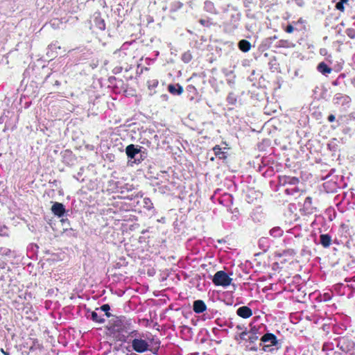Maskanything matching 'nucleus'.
<instances>
[{
  "mask_svg": "<svg viewBox=\"0 0 355 355\" xmlns=\"http://www.w3.org/2000/svg\"><path fill=\"white\" fill-rule=\"evenodd\" d=\"M338 140L336 138L332 139L327 144V148L332 152H336L338 149Z\"/></svg>",
  "mask_w": 355,
  "mask_h": 355,
  "instance_id": "e433bc0d",
  "label": "nucleus"
},
{
  "mask_svg": "<svg viewBox=\"0 0 355 355\" xmlns=\"http://www.w3.org/2000/svg\"><path fill=\"white\" fill-rule=\"evenodd\" d=\"M266 329L267 326L264 324L260 323L256 324L254 322H250L249 324V328L248 331L253 335L257 336V338L260 340L261 336L263 335Z\"/></svg>",
  "mask_w": 355,
  "mask_h": 355,
  "instance_id": "9d476101",
  "label": "nucleus"
},
{
  "mask_svg": "<svg viewBox=\"0 0 355 355\" xmlns=\"http://www.w3.org/2000/svg\"><path fill=\"white\" fill-rule=\"evenodd\" d=\"M93 21L94 26L99 30L104 31L105 29V22L101 17L100 12H96L94 14Z\"/></svg>",
  "mask_w": 355,
  "mask_h": 355,
  "instance_id": "412c9836",
  "label": "nucleus"
},
{
  "mask_svg": "<svg viewBox=\"0 0 355 355\" xmlns=\"http://www.w3.org/2000/svg\"><path fill=\"white\" fill-rule=\"evenodd\" d=\"M143 207L148 211H153L154 206L151 200L149 198H144L142 200Z\"/></svg>",
  "mask_w": 355,
  "mask_h": 355,
  "instance_id": "4c0bfd02",
  "label": "nucleus"
},
{
  "mask_svg": "<svg viewBox=\"0 0 355 355\" xmlns=\"http://www.w3.org/2000/svg\"><path fill=\"white\" fill-rule=\"evenodd\" d=\"M300 178L290 175H279L277 187L284 188V193L288 196H295L300 193Z\"/></svg>",
  "mask_w": 355,
  "mask_h": 355,
  "instance_id": "f257e3e1",
  "label": "nucleus"
},
{
  "mask_svg": "<svg viewBox=\"0 0 355 355\" xmlns=\"http://www.w3.org/2000/svg\"><path fill=\"white\" fill-rule=\"evenodd\" d=\"M283 355H297L296 350L293 346H287L284 349Z\"/></svg>",
  "mask_w": 355,
  "mask_h": 355,
  "instance_id": "09e8293b",
  "label": "nucleus"
},
{
  "mask_svg": "<svg viewBox=\"0 0 355 355\" xmlns=\"http://www.w3.org/2000/svg\"><path fill=\"white\" fill-rule=\"evenodd\" d=\"M60 21L58 19H54L49 22V24L53 28H57L59 26Z\"/></svg>",
  "mask_w": 355,
  "mask_h": 355,
  "instance_id": "864d4df0",
  "label": "nucleus"
},
{
  "mask_svg": "<svg viewBox=\"0 0 355 355\" xmlns=\"http://www.w3.org/2000/svg\"><path fill=\"white\" fill-rule=\"evenodd\" d=\"M138 198H142V194H141V195H139V193H137V195L131 194V195H128V196L123 197V198L128 199L130 200L137 199Z\"/></svg>",
  "mask_w": 355,
  "mask_h": 355,
  "instance_id": "5fc2aeb1",
  "label": "nucleus"
},
{
  "mask_svg": "<svg viewBox=\"0 0 355 355\" xmlns=\"http://www.w3.org/2000/svg\"><path fill=\"white\" fill-rule=\"evenodd\" d=\"M335 344L336 347L344 354L352 352L355 347L354 342L347 337L336 338Z\"/></svg>",
  "mask_w": 355,
  "mask_h": 355,
  "instance_id": "0eeeda50",
  "label": "nucleus"
},
{
  "mask_svg": "<svg viewBox=\"0 0 355 355\" xmlns=\"http://www.w3.org/2000/svg\"><path fill=\"white\" fill-rule=\"evenodd\" d=\"M252 47V45L249 41L243 39L238 42V48L240 51L243 53L248 52Z\"/></svg>",
  "mask_w": 355,
  "mask_h": 355,
  "instance_id": "c85d7f7f",
  "label": "nucleus"
},
{
  "mask_svg": "<svg viewBox=\"0 0 355 355\" xmlns=\"http://www.w3.org/2000/svg\"><path fill=\"white\" fill-rule=\"evenodd\" d=\"M334 288L338 295H347L348 298L352 297L355 293V288L352 285L337 284L334 286Z\"/></svg>",
  "mask_w": 355,
  "mask_h": 355,
  "instance_id": "1a4fd4ad",
  "label": "nucleus"
},
{
  "mask_svg": "<svg viewBox=\"0 0 355 355\" xmlns=\"http://www.w3.org/2000/svg\"><path fill=\"white\" fill-rule=\"evenodd\" d=\"M286 254L291 256H294L296 254V252L293 249H288L286 250Z\"/></svg>",
  "mask_w": 355,
  "mask_h": 355,
  "instance_id": "338daca9",
  "label": "nucleus"
},
{
  "mask_svg": "<svg viewBox=\"0 0 355 355\" xmlns=\"http://www.w3.org/2000/svg\"><path fill=\"white\" fill-rule=\"evenodd\" d=\"M64 233L67 236H69V237H76L77 236V232H76L72 228H66V229H64Z\"/></svg>",
  "mask_w": 355,
  "mask_h": 355,
  "instance_id": "8fccbe9b",
  "label": "nucleus"
},
{
  "mask_svg": "<svg viewBox=\"0 0 355 355\" xmlns=\"http://www.w3.org/2000/svg\"><path fill=\"white\" fill-rule=\"evenodd\" d=\"M282 340L277 338L275 334L271 333L268 329L261 336L259 346L265 352L273 353L282 347Z\"/></svg>",
  "mask_w": 355,
  "mask_h": 355,
  "instance_id": "f03ea898",
  "label": "nucleus"
},
{
  "mask_svg": "<svg viewBox=\"0 0 355 355\" xmlns=\"http://www.w3.org/2000/svg\"><path fill=\"white\" fill-rule=\"evenodd\" d=\"M348 119L352 121H355V112H352L348 115Z\"/></svg>",
  "mask_w": 355,
  "mask_h": 355,
  "instance_id": "774afa93",
  "label": "nucleus"
},
{
  "mask_svg": "<svg viewBox=\"0 0 355 355\" xmlns=\"http://www.w3.org/2000/svg\"><path fill=\"white\" fill-rule=\"evenodd\" d=\"M233 196L228 193H225L221 197L218 198L219 203L225 207L232 206L233 205Z\"/></svg>",
  "mask_w": 355,
  "mask_h": 355,
  "instance_id": "4be33fe9",
  "label": "nucleus"
},
{
  "mask_svg": "<svg viewBox=\"0 0 355 355\" xmlns=\"http://www.w3.org/2000/svg\"><path fill=\"white\" fill-rule=\"evenodd\" d=\"M192 309L196 313H205L203 314L204 320L214 318V314L217 313V311H214V309L207 310L206 304L202 300H196L193 301Z\"/></svg>",
  "mask_w": 355,
  "mask_h": 355,
  "instance_id": "39448f33",
  "label": "nucleus"
},
{
  "mask_svg": "<svg viewBox=\"0 0 355 355\" xmlns=\"http://www.w3.org/2000/svg\"><path fill=\"white\" fill-rule=\"evenodd\" d=\"M125 152L128 157V162H132V164H138L144 161L148 156V151L144 147L133 144L128 145Z\"/></svg>",
  "mask_w": 355,
  "mask_h": 355,
  "instance_id": "7ed1b4c3",
  "label": "nucleus"
},
{
  "mask_svg": "<svg viewBox=\"0 0 355 355\" xmlns=\"http://www.w3.org/2000/svg\"><path fill=\"white\" fill-rule=\"evenodd\" d=\"M253 28H254V26H253V24H245V29L248 31L252 32Z\"/></svg>",
  "mask_w": 355,
  "mask_h": 355,
  "instance_id": "0e129e2a",
  "label": "nucleus"
},
{
  "mask_svg": "<svg viewBox=\"0 0 355 355\" xmlns=\"http://www.w3.org/2000/svg\"><path fill=\"white\" fill-rule=\"evenodd\" d=\"M351 98L349 96L340 93L335 94L333 98V103L335 105H341L345 107H348L349 106Z\"/></svg>",
  "mask_w": 355,
  "mask_h": 355,
  "instance_id": "f8f14e48",
  "label": "nucleus"
},
{
  "mask_svg": "<svg viewBox=\"0 0 355 355\" xmlns=\"http://www.w3.org/2000/svg\"><path fill=\"white\" fill-rule=\"evenodd\" d=\"M302 209L305 215L312 214L316 210V208L314 207L312 205L311 197L307 196L305 198Z\"/></svg>",
  "mask_w": 355,
  "mask_h": 355,
  "instance_id": "f3484780",
  "label": "nucleus"
},
{
  "mask_svg": "<svg viewBox=\"0 0 355 355\" xmlns=\"http://www.w3.org/2000/svg\"><path fill=\"white\" fill-rule=\"evenodd\" d=\"M226 100L228 104L234 105L237 101V98L234 93L230 92L227 96Z\"/></svg>",
  "mask_w": 355,
  "mask_h": 355,
  "instance_id": "a19ab883",
  "label": "nucleus"
},
{
  "mask_svg": "<svg viewBox=\"0 0 355 355\" xmlns=\"http://www.w3.org/2000/svg\"><path fill=\"white\" fill-rule=\"evenodd\" d=\"M345 33L350 39H354L355 38V21L353 22L351 27L347 28L345 30Z\"/></svg>",
  "mask_w": 355,
  "mask_h": 355,
  "instance_id": "ea45409f",
  "label": "nucleus"
},
{
  "mask_svg": "<svg viewBox=\"0 0 355 355\" xmlns=\"http://www.w3.org/2000/svg\"><path fill=\"white\" fill-rule=\"evenodd\" d=\"M332 293H324L323 294H320L319 296L320 300L322 302H327L331 300L332 298Z\"/></svg>",
  "mask_w": 355,
  "mask_h": 355,
  "instance_id": "49530a36",
  "label": "nucleus"
},
{
  "mask_svg": "<svg viewBox=\"0 0 355 355\" xmlns=\"http://www.w3.org/2000/svg\"><path fill=\"white\" fill-rule=\"evenodd\" d=\"M301 255L303 257H310L311 252L307 246L304 245L301 250Z\"/></svg>",
  "mask_w": 355,
  "mask_h": 355,
  "instance_id": "3c124183",
  "label": "nucleus"
},
{
  "mask_svg": "<svg viewBox=\"0 0 355 355\" xmlns=\"http://www.w3.org/2000/svg\"><path fill=\"white\" fill-rule=\"evenodd\" d=\"M186 92L187 93V97L190 101H193L195 103L200 101L201 96L193 85H188L186 87Z\"/></svg>",
  "mask_w": 355,
  "mask_h": 355,
  "instance_id": "ddd939ff",
  "label": "nucleus"
},
{
  "mask_svg": "<svg viewBox=\"0 0 355 355\" xmlns=\"http://www.w3.org/2000/svg\"><path fill=\"white\" fill-rule=\"evenodd\" d=\"M335 122H336V123L332 124L331 125V128L333 129V130L336 129L340 125V123L339 121V119H337Z\"/></svg>",
  "mask_w": 355,
  "mask_h": 355,
  "instance_id": "69168bd1",
  "label": "nucleus"
},
{
  "mask_svg": "<svg viewBox=\"0 0 355 355\" xmlns=\"http://www.w3.org/2000/svg\"><path fill=\"white\" fill-rule=\"evenodd\" d=\"M0 256L6 257H14L15 252L6 247L0 248Z\"/></svg>",
  "mask_w": 355,
  "mask_h": 355,
  "instance_id": "473e14b6",
  "label": "nucleus"
},
{
  "mask_svg": "<svg viewBox=\"0 0 355 355\" xmlns=\"http://www.w3.org/2000/svg\"><path fill=\"white\" fill-rule=\"evenodd\" d=\"M243 6L248 10H252L257 4V0H243Z\"/></svg>",
  "mask_w": 355,
  "mask_h": 355,
  "instance_id": "37998d69",
  "label": "nucleus"
},
{
  "mask_svg": "<svg viewBox=\"0 0 355 355\" xmlns=\"http://www.w3.org/2000/svg\"><path fill=\"white\" fill-rule=\"evenodd\" d=\"M349 1V0H339L336 3V8L338 10H340L341 12H343L345 10V6L344 5L347 3V2Z\"/></svg>",
  "mask_w": 355,
  "mask_h": 355,
  "instance_id": "de8ad7c7",
  "label": "nucleus"
},
{
  "mask_svg": "<svg viewBox=\"0 0 355 355\" xmlns=\"http://www.w3.org/2000/svg\"><path fill=\"white\" fill-rule=\"evenodd\" d=\"M60 155L64 164L70 166L75 165L77 158L71 150H64L61 152Z\"/></svg>",
  "mask_w": 355,
  "mask_h": 355,
  "instance_id": "9b49d317",
  "label": "nucleus"
},
{
  "mask_svg": "<svg viewBox=\"0 0 355 355\" xmlns=\"http://www.w3.org/2000/svg\"><path fill=\"white\" fill-rule=\"evenodd\" d=\"M238 336L244 343L257 342L259 340L257 336L253 335L247 330L238 334Z\"/></svg>",
  "mask_w": 355,
  "mask_h": 355,
  "instance_id": "a211bd4d",
  "label": "nucleus"
},
{
  "mask_svg": "<svg viewBox=\"0 0 355 355\" xmlns=\"http://www.w3.org/2000/svg\"><path fill=\"white\" fill-rule=\"evenodd\" d=\"M215 322L216 324L220 327L232 328L234 327V323L231 319L224 320L221 318H217Z\"/></svg>",
  "mask_w": 355,
  "mask_h": 355,
  "instance_id": "c756f323",
  "label": "nucleus"
},
{
  "mask_svg": "<svg viewBox=\"0 0 355 355\" xmlns=\"http://www.w3.org/2000/svg\"><path fill=\"white\" fill-rule=\"evenodd\" d=\"M115 327H116V331L123 332L125 334H130L131 331L128 327H126L121 321L116 322L115 324Z\"/></svg>",
  "mask_w": 355,
  "mask_h": 355,
  "instance_id": "f704fd0d",
  "label": "nucleus"
},
{
  "mask_svg": "<svg viewBox=\"0 0 355 355\" xmlns=\"http://www.w3.org/2000/svg\"><path fill=\"white\" fill-rule=\"evenodd\" d=\"M211 333L214 336L213 338H211V341H214L217 344H220L221 343V338L226 336L228 334L227 329H219L218 327H213L211 329Z\"/></svg>",
  "mask_w": 355,
  "mask_h": 355,
  "instance_id": "2eb2a0df",
  "label": "nucleus"
},
{
  "mask_svg": "<svg viewBox=\"0 0 355 355\" xmlns=\"http://www.w3.org/2000/svg\"><path fill=\"white\" fill-rule=\"evenodd\" d=\"M51 210L55 216L59 218L64 216L66 213L65 206L62 203L58 202L53 203Z\"/></svg>",
  "mask_w": 355,
  "mask_h": 355,
  "instance_id": "dca6fc26",
  "label": "nucleus"
},
{
  "mask_svg": "<svg viewBox=\"0 0 355 355\" xmlns=\"http://www.w3.org/2000/svg\"><path fill=\"white\" fill-rule=\"evenodd\" d=\"M272 241L268 237H261L259 239L258 246L264 252H267L270 247Z\"/></svg>",
  "mask_w": 355,
  "mask_h": 355,
  "instance_id": "b1692460",
  "label": "nucleus"
},
{
  "mask_svg": "<svg viewBox=\"0 0 355 355\" xmlns=\"http://www.w3.org/2000/svg\"><path fill=\"white\" fill-rule=\"evenodd\" d=\"M98 309L99 310L105 313V315H106L107 318H110L112 315L111 313H110V306L108 304H104L102 306H101Z\"/></svg>",
  "mask_w": 355,
  "mask_h": 355,
  "instance_id": "c03bdc74",
  "label": "nucleus"
},
{
  "mask_svg": "<svg viewBox=\"0 0 355 355\" xmlns=\"http://www.w3.org/2000/svg\"><path fill=\"white\" fill-rule=\"evenodd\" d=\"M245 345L246 349L251 352H257L261 347L259 346V343L257 342L245 343Z\"/></svg>",
  "mask_w": 355,
  "mask_h": 355,
  "instance_id": "c9c22d12",
  "label": "nucleus"
},
{
  "mask_svg": "<svg viewBox=\"0 0 355 355\" xmlns=\"http://www.w3.org/2000/svg\"><path fill=\"white\" fill-rule=\"evenodd\" d=\"M317 70L324 76H327L332 71V68L324 62H320L317 66Z\"/></svg>",
  "mask_w": 355,
  "mask_h": 355,
  "instance_id": "bb28decb",
  "label": "nucleus"
},
{
  "mask_svg": "<svg viewBox=\"0 0 355 355\" xmlns=\"http://www.w3.org/2000/svg\"><path fill=\"white\" fill-rule=\"evenodd\" d=\"M168 91L173 95H180L183 92V87L179 84H169Z\"/></svg>",
  "mask_w": 355,
  "mask_h": 355,
  "instance_id": "a878e982",
  "label": "nucleus"
},
{
  "mask_svg": "<svg viewBox=\"0 0 355 355\" xmlns=\"http://www.w3.org/2000/svg\"><path fill=\"white\" fill-rule=\"evenodd\" d=\"M181 59L184 63L189 62L192 60V55L191 52L189 51L184 52L182 55Z\"/></svg>",
  "mask_w": 355,
  "mask_h": 355,
  "instance_id": "a18cd8bd",
  "label": "nucleus"
},
{
  "mask_svg": "<svg viewBox=\"0 0 355 355\" xmlns=\"http://www.w3.org/2000/svg\"><path fill=\"white\" fill-rule=\"evenodd\" d=\"M113 184L114 185V188L116 189V192L122 194L125 191H132L133 189L132 185L129 184H122L119 182H113Z\"/></svg>",
  "mask_w": 355,
  "mask_h": 355,
  "instance_id": "5701e85b",
  "label": "nucleus"
},
{
  "mask_svg": "<svg viewBox=\"0 0 355 355\" xmlns=\"http://www.w3.org/2000/svg\"><path fill=\"white\" fill-rule=\"evenodd\" d=\"M232 279L230 277L224 270L217 271L213 277L212 282L216 286H221L223 287L230 285Z\"/></svg>",
  "mask_w": 355,
  "mask_h": 355,
  "instance_id": "6e6552de",
  "label": "nucleus"
},
{
  "mask_svg": "<svg viewBox=\"0 0 355 355\" xmlns=\"http://www.w3.org/2000/svg\"><path fill=\"white\" fill-rule=\"evenodd\" d=\"M335 347H336V346L335 344V338H334L333 340V341H327L323 344L322 351L323 352H333Z\"/></svg>",
  "mask_w": 355,
  "mask_h": 355,
  "instance_id": "72a5a7b5",
  "label": "nucleus"
},
{
  "mask_svg": "<svg viewBox=\"0 0 355 355\" xmlns=\"http://www.w3.org/2000/svg\"><path fill=\"white\" fill-rule=\"evenodd\" d=\"M224 150H226V148H224L223 150V148H220V146H218V145H216L213 148V151L214 153V155L216 157H218V159H223V160L226 159L227 157V153Z\"/></svg>",
  "mask_w": 355,
  "mask_h": 355,
  "instance_id": "393cba45",
  "label": "nucleus"
},
{
  "mask_svg": "<svg viewBox=\"0 0 355 355\" xmlns=\"http://www.w3.org/2000/svg\"><path fill=\"white\" fill-rule=\"evenodd\" d=\"M327 121L330 123H333V122H335L336 120V116L334 114H330L328 116H327Z\"/></svg>",
  "mask_w": 355,
  "mask_h": 355,
  "instance_id": "bf43d9fd",
  "label": "nucleus"
},
{
  "mask_svg": "<svg viewBox=\"0 0 355 355\" xmlns=\"http://www.w3.org/2000/svg\"><path fill=\"white\" fill-rule=\"evenodd\" d=\"M269 234L271 236H272L274 238H279L283 235L284 231L280 227L277 226V227H272L269 231Z\"/></svg>",
  "mask_w": 355,
  "mask_h": 355,
  "instance_id": "7c9ffc66",
  "label": "nucleus"
},
{
  "mask_svg": "<svg viewBox=\"0 0 355 355\" xmlns=\"http://www.w3.org/2000/svg\"><path fill=\"white\" fill-rule=\"evenodd\" d=\"M57 49H60V46H57L55 44H51L49 46L48 51H47V55L49 57H55L56 53H53V51L56 50Z\"/></svg>",
  "mask_w": 355,
  "mask_h": 355,
  "instance_id": "79ce46f5",
  "label": "nucleus"
},
{
  "mask_svg": "<svg viewBox=\"0 0 355 355\" xmlns=\"http://www.w3.org/2000/svg\"><path fill=\"white\" fill-rule=\"evenodd\" d=\"M284 31L288 33H291L294 31V27L291 24H288L286 26Z\"/></svg>",
  "mask_w": 355,
  "mask_h": 355,
  "instance_id": "13d9d810",
  "label": "nucleus"
},
{
  "mask_svg": "<svg viewBox=\"0 0 355 355\" xmlns=\"http://www.w3.org/2000/svg\"><path fill=\"white\" fill-rule=\"evenodd\" d=\"M204 9L208 12L212 13V14H216L217 11L215 8V6L214 3H212L210 1H206L204 3Z\"/></svg>",
  "mask_w": 355,
  "mask_h": 355,
  "instance_id": "2f4dec72",
  "label": "nucleus"
},
{
  "mask_svg": "<svg viewBox=\"0 0 355 355\" xmlns=\"http://www.w3.org/2000/svg\"><path fill=\"white\" fill-rule=\"evenodd\" d=\"M320 54L321 55H323V56H327L329 53H328V51L327 49L325 48H322L320 49Z\"/></svg>",
  "mask_w": 355,
  "mask_h": 355,
  "instance_id": "680f3d73",
  "label": "nucleus"
},
{
  "mask_svg": "<svg viewBox=\"0 0 355 355\" xmlns=\"http://www.w3.org/2000/svg\"><path fill=\"white\" fill-rule=\"evenodd\" d=\"M238 316L247 319L252 315V310L248 306L239 307L236 311Z\"/></svg>",
  "mask_w": 355,
  "mask_h": 355,
  "instance_id": "6ab92c4d",
  "label": "nucleus"
},
{
  "mask_svg": "<svg viewBox=\"0 0 355 355\" xmlns=\"http://www.w3.org/2000/svg\"><path fill=\"white\" fill-rule=\"evenodd\" d=\"M277 47H282V48H291L294 47L295 44L287 40H280L277 42Z\"/></svg>",
  "mask_w": 355,
  "mask_h": 355,
  "instance_id": "58836bf2",
  "label": "nucleus"
},
{
  "mask_svg": "<svg viewBox=\"0 0 355 355\" xmlns=\"http://www.w3.org/2000/svg\"><path fill=\"white\" fill-rule=\"evenodd\" d=\"M241 19V13L237 8L233 7L230 18L223 24L224 31L227 33H233L239 28Z\"/></svg>",
  "mask_w": 355,
  "mask_h": 355,
  "instance_id": "20e7f679",
  "label": "nucleus"
},
{
  "mask_svg": "<svg viewBox=\"0 0 355 355\" xmlns=\"http://www.w3.org/2000/svg\"><path fill=\"white\" fill-rule=\"evenodd\" d=\"M139 336V334L134 336L130 342L132 349L139 354L149 351L150 349L149 342Z\"/></svg>",
  "mask_w": 355,
  "mask_h": 355,
  "instance_id": "423d86ee",
  "label": "nucleus"
},
{
  "mask_svg": "<svg viewBox=\"0 0 355 355\" xmlns=\"http://www.w3.org/2000/svg\"><path fill=\"white\" fill-rule=\"evenodd\" d=\"M331 236L329 234H322L320 235L319 243L322 245L323 248H327L331 244Z\"/></svg>",
  "mask_w": 355,
  "mask_h": 355,
  "instance_id": "cd10ccee",
  "label": "nucleus"
},
{
  "mask_svg": "<svg viewBox=\"0 0 355 355\" xmlns=\"http://www.w3.org/2000/svg\"><path fill=\"white\" fill-rule=\"evenodd\" d=\"M252 10H248L246 9V17L248 18L254 19V14L251 12Z\"/></svg>",
  "mask_w": 355,
  "mask_h": 355,
  "instance_id": "e2e57ef3",
  "label": "nucleus"
},
{
  "mask_svg": "<svg viewBox=\"0 0 355 355\" xmlns=\"http://www.w3.org/2000/svg\"><path fill=\"white\" fill-rule=\"evenodd\" d=\"M8 229L7 227L3 225V226H0V236H8Z\"/></svg>",
  "mask_w": 355,
  "mask_h": 355,
  "instance_id": "6e6d98bb",
  "label": "nucleus"
},
{
  "mask_svg": "<svg viewBox=\"0 0 355 355\" xmlns=\"http://www.w3.org/2000/svg\"><path fill=\"white\" fill-rule=\"evenodd\" d=\"M276 39H277V37L275 35L266 39V40H265L266 44L270 45L272 43V42Z\"/></svg>",
  "mask_w": 355,
  "mask_h": 355,
  "instance_id": "052dcab7",
  "label": "nucleus"
},
{
  "mask_svg": "<svg viewBox=\"0 0 355 355\" xmlns=\"http://www.w3.org/2000/svg\"><path fill=\"white\" fill-rule=\"evenodd\" d=\"M236 327L239 331H241V332H242V331H245V330H248L249 325L248 327H245L243 324H238V325H236Z\"/></svg>",
  "mask_w": 355,
  "mask_h": 355,
  "instance_id": "4d7b16f0",
  "label": "nucleus"
},
{
  "mask_svg": "<svg viewBox=\"0 0 355 355\" xmlns=\"http://www.w3.org/2000/svg\"><path fill=\"white\" fill-rule=\"evenodd\" d=\"M99 309H96L95 311H88L87 318L92 320L93 322H95L98 324H103L105 322V319L104 318L103 315L99 316L97 311H98Z\"/></svg>",
  "mask_w": 355,
  "mask_h": 355,
  "instance_id": "aec40b11",
  "label": "nucleus"
},
{
  "mask_svg": "<svg viewBox=\"0 0 355 355\" xmlns=\"http://www.w3.org/2000/svg\"><path fill=\"white\" fill-rule=\"evenodd\" d=\"M137 335H139V331L137 330H132L130 331V334H128L116 331V338L117 340L125 343H130L133 337Z\"/></svg>",
  "mask_w": 355,
  "mask_h": 355,
  "instance_id": "4468645a",
  "label": "nucleus"
},
{
  "mask_svg": "<svg viewBox=\"0 0 355 355\" xmlns=\"http://www.w3.org/2000/svg\"><path fill=\"white\" fill-rule=\"evenodd\" d=\"M199 22L201 25L205 27H210L212 23L211 22L210 19H200L199 20Z\"/></svg>",
  "mask_w": 355,
  "mask_h": 355,
  "instance_id": "603ef678",
  "label": "nucleus"
}]
</instances>
